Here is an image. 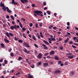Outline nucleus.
Here are the masks:
<instances>
[{
  "mask_svg": "<svg viewBox=\"0 0 78 78\" xmlns=\"http://www.w3.org/2000/svg\"><path fill=\"white\" fill-rule=\"evenodd\" d=\"M37 15L40 16V14H39V13H40V14H41V13H43L42 12V11H37V10H36V11H35V12L34 13V15H35V17H37V15Z\"/></svg>",
  "mask_w": 78,
  "mask_h": 78,
  "instance_id": "1",
  "label": "nucleus"
},
{
  "mask_svg": "<svg viewBox=\"0 0 78 78\" xmlns=\"http://www.w3.org/2000/svg\"><path fill=\"white\" fill-rule=\"evenodd\" d=\"M5 35L6 36L8 37H10V36L11 37H13L14 36V34L11 33H8V32H5Z\"/></svg>",
  "mask_w": 78,
  "mask_h": 78,
  "instance_id": "2",
  "label": "nucleus"
},
{
  "mask_svg": "<svg viewBox=\"0 0 78 78\" xmlns=\"http://www.w3.org/2000/svg\"><path fill=\"white\" fill-rule=\"evenodd\" d=\"M10 28L12 30H14V29L16 30V25H15L14 26H12L10 27Z\"/></svg>",
  "mask_w": 78,
  "mask_h": 78,
  "instance_id": "3",
  "label": "nucleus"
},
{
  "mask_svg": "<svg viewBox=\"0 0 78 78\" xmlns=\"http://www.w3.org/2000/svg\"><path fill=\"white\" fill-rule=\"evenodd\" d=\"M23 45L25 46L26 47H27V48H30V46L27 43L24 42L23 43Z\"/></svg>",
  "mask_w": 78,
  "mask_h": 78,
  "instance_id": "4",
  "label": "nucleus"
},
{
  "mask_svg": "<svg viewBox=\"0 0 78 78\" xmlns=\"http://www.w3.org/2000/svg\"><path fill=\"white\" fill-rule=\"evenodd\" d=\"M23 51H24V52L26 53L27 54H28L30 53V51H27V50L26 48H24V50H23Z\"/></svg>",
  "mask_w": 78,
  "mask_h": 78,
  "instance_id": "5",
  "label": "nucleus"
},
{
  "mask_svg": "<svg viewBox=\"0 0 78 78\" xmlns=\"http://www.w3.org/2000/svg\"><path fill=\"white\" fill-rule=\"evenodd\" d=\"M42 55L41 54H39L37 56V57L38 59H41L42 57Z\"/></svg>",
  "mask_w": 78,
  "mask_h": 78,
  "instance_id": "6",
  "label": "nucleus"
},
{
  "mask_svg": "<svg viewBox=\"0 0 78 78\" xmlns=\"http://www.w3.org/2000/svg\"><path fill=\"white\" fill-rule=\"evenodd\" d=\"M6 9L7 11V12H8L9 13H11V12H12V11H11V10H10L8 8V7H6Z\"/></svg>",
  "mask_w": 78,
  "mask_h": 78,
  "instance_id": "7",
  "label": "nucleus"
},
{
  "mask_svg": "<svg viewBox=\"0 0 78 78\" xmlns=\"http://www.w3.org/2000/svg\"><path fill=\"white\" fill-rule=\"evenodd\" d=\"M55 54V51H51L50 52L49 54L52 55Z\"/></svg>",
  "mask_w": 78,
  "mask_h": 78,
  "instance_id": "8",
  "label": "nucleus"
},
{
  "mask_svg": "<svg viewBox=\"0 0 78 78\" xmlns=\"http://www.w3.org/2000/svg\"><path fill=\"white\" fill-rule=\"evenodd\" d=\"M77 37H73V39L74 41H75L76 39V41H75V42H78V39H77Z\"/></svg>",
  "mask_w": 78,
  "mask_h": 78,
  "instance_id": "9",
  "label": "nucleus"
},
{
  "mask_svg": "<svg viewBox=\"0 0 78 78\" xmlns=\"http://www.w3.org/2000/svg\"><path fill=\"white\" fill-rule=\"evenodd\" d=\"M69 38H67V39L65 40L64 41V42L65 43H67L69 41Z\"/></svg>",
  "mask_w": 78,
  "mask_h": 78,
  "instance_id": "10",
  "label": "nucleus"
},
{
  "mask_svg": "<svg viewBox=\"0 0 78 78\" xmlns=\"http://www.w3.org/2000/svg\"><path fill=\"white\" fill-rule=\"evenodd\" d=\"M48 65V63H43V66H44L45 67Z\"/></svg>",
  "mask_w": 78,
  "mask_h": 78,
  "instance_id": "11",
  "label": "nucleus"
},
{
  "mask_svg": "<svg viewBox=\"0 0 78 78\" xmlns=\"http://www.w3.org/2000/svg\"><path fill=\"white\" fill-rule=\"evenodd\" d=\"M4 41L5 42H7L8 43L9 42V41L8 40V39H6V38L4 39Z\"/></svg>",
  "mask_w": 78,
  "mask_h": 78,
  "instance_id": "12",
  "label": "nucleus"
},
{
  "mask_svg": "<svg viewBox=\"0 0 78 78\" xmlns=\"http://www.w3.org/2000/svg\"><path fill=\"white\" fill-rule=\"evenodd\" d=\"M28 75L29 76H28V78H33V76H31L30 74H28Z\"/></svg>",
  "mask_w": 78,
  "mask_h": 78,
  "instance_id": "13",
  "label": "nucleus"
},
{
  "mask_svg": "<svg viewBox=\"0 0 78 78\" xmlns=\"http://www.w3.org/2000/svg\"><path fill=\"white\" fill-rule=\"evenodd\" d=\"M61 72L60 70H57L55 72V73L56 74V73H60Z\"/></svg>",
  "mask_w": 78,
  "mask_h": 78,
  "instance_id": "14",
  "label": "nucleus"
},
{
  "mask_svg": "<svg viewBox=\"0 0 78 78\" xmlns=\"http://www.w3.org/2000/svg\"><path fill=\"white\" fill-rule=\"evenodd\" d=\"M43 42H44V43H46V44H47V45H49V43L47 41H46L45 40H44L43 41Z\"/></svg>",
  "mask_w": 78,
  "mask_h": 78,
  "instance_id": "15",
  "label": "nucleus"
},
{
  "mask_svg": "<svg viewBox=\"0 0 78 78\" xmlns=\"http://www.w3.org/2000/svg\"><path fill=\"white\" fill-rule=\"evenodd\" d=\"M73 55H70L68 56V58H70V59H73Z\"/></svg>",
  "mask_w": 78,
  "mask_h": 78,
  "instance_id": "16",
  "label": "nucleus"
},
{
  "mask_svg": "<svg viewBox=\"0 0 78 78\" xmlns=\"http://www.w3.org/2000/svg\"><path fill=\"white\" fill-rule=\"evenodd\" d=\"M2 9L4 11H6V7H5V5H4V7H3L2 8Z\"/></svg>",
  "mask_w": 78,
  "mask_h": 78,
  "instance_id": "17",
  "label": "nucleus"
},
{
  "mask_svg": "<svg viewBox=\"0 0 78 78\" xmlns=\"http://www.w3.org/2000/svg\"><path fill=\"white\" fill-rule=\"evenodd\" d=\"M19 25L20 27H21V28H23V25L22 24V23H21V22H20V23H19Z\"/></svg>",
  "mask_w": 78,
  "mask_h": 78,
  "instance_id": "18",
  "label": "nucleus"
},
{
  "mask_svg": "<svg viewBox=\"0 0 78 78\" xmlns=\"http://www.w3.org/2000/svg\"><path fill=\"white\" fill-rule=\"evenodd\" d=\"M40 37H41L43 38V37H44V36L43 35L42 32H40Z\"/></svg>",
  "mask_w": 78,
  "mask_h": 78,
  "instance_id": "19",
  "label": "nucleus"
},
{
  "mask_svg": "<svg viewBox=\"0 0 78 78\" xmlns=\"http://www.w3.org/2000/svg\"><path fill=\"white\" fill-rule=\"evenodd\" d=\"M2 2H1V3H0L1 7H4V4H2Z\"/></svg>",
  "mask_w": 78,
  "mask_h": 78,
  "instance_id": "20",
  "label": "nucleus"
},
{
  "mask_svg": "<svg viewBox=\"0 0 78 78\" xmlns=\"http://www.w3.org/2000/svg\"><path fill=\"white\" fill-rule=\"evenodd\" d=\"M46 13H47V14H48V15H50L51 14V12L49 11H47Z\"/></svg>",
  "mask_w": 78,
  "mask_h": 78,
  "instance_id": "21",
  "label": "nucleus"
},
{
  "mask_svg": "<svg viewBox=\"0 0 78 78\" xmlns=\"http://www.w3.org/2000/svg\"><path fill=\"white\" fill-rule=\"evenodd\" d=\"M22 59H23V58H22V57H21V56H19L18 58V60L20 61V60H21Z\"/></svg>",
  "mask_w": 78,
  "mask_h": 78,
  "instance_id": "22",
  "label": "nucleus"
},
{
  "mask_svg": "<svg viewBox=\"0 0 78 78\" xmlns=\"http://www.w3.org/2000/svg\"><path fill=\"white\" fill-rule=\"evenodd\" d=\"M54 58H55V60H59V58L58 56H55Z\"/></svg>",
  "mask_w": 78,
  "mask_h": 78,
  "instance_id": "23",
  "label": "nucleus"
},
{
  "mask_svg": "<svg viewBox=\"0 0 78 78\" xmlns=\"http://www.w3.org/2000/svg\"><path fill=\"white\" fill-rule=\"evenodd\" d=\"M74 73H75L74 71H72L70 72V74L72 75H74Z\"/></svg>",
  "mask_w": 78,
  "mask_h": 78,
  "instance_id": "24",
  "label": "nucleus"
},
{
  "mask_svg": "<svg viewBox=\"0 0 78 78\" xmlns=\"http://www.w3.org/2000/svg\"><path fill=\"white\" fill-rule=\"evenodd\" d=\"M37 36H38V38L39 39H41V37H40V35H39V34L38 33H37Z\"/></svg>",
  "mask_w": 78,
  "mask_h": 78,
  "instance_id": "25",
  "label": "nucleus"
},
{
  "mask_svg": "<svg viewBox=\"0 0 78 78\" xmlns=\"http://www.w3.org/2000/svg\"><path fill=\"white\" fill-rule=\"evenodd\" d=\"M10 17H11V19H12V20H14L15 19L14 18V17L12 15L10 16Z\"/></svg>",
  "mask_w": 78,
  "mask_h": 78,
  "instance_id": "26",
  "label": "nucleus"
},
{
  "mask_svg": "<svg viewBox=\"0 0 78 78\" xmlns=\"http://www.w3.org/2000/svg\"><path fill=\"white\" fill-rule=\"evenodd\" d=\"M63 46H60V47H59V48L61 50H62L63 49Z\"/></svg>",
  "mask_w": 78,
  "mask_h": 78,
  "instance_id": "27",
  "label": "nucleus"
},
{
  "mask_svg": "<svg viewBox=\"0 0 78 78\" xmlns=\"http://www.w3.org/2000/svg\"><path fill=\"white\" fill-rule=\"evenodd\" d=\"M32 38L34 40V41H36V38H35V37L34 36V35H33V36L32 37Z\"/></svg>",
  "mask_w": 78,
  "mask_h": 78,
  "instance_id": "28",
  "label": "nucleus"
},
{
  "mask_svg": "<svg viewBox=\"0 0 78 78\" xmlns=\"http://www.w3.org/2000/svg\"><path fill=\"white\" fill-rule=\"evenodd\" d=\"M1 45L2 48H4V47H5L4 44H3V43H2L1 44Z\"/></svg>",
  "mask_w": 78,
  "mask_h": 78,
  "instance_id": "29",
  "label": "nucleus"
},
{
  "mask_svg": "<svg viewBox=\"0 0 78 78\" xmlns=\"http://www.w3.org/2000/svg\"><path fill=\"white\" fill-rule=\"evenodd\" d=\"M4 62L5 64H6L8 63V61L6 60H5Z\"/></svg>",
  "mask_w": 78,
  "mask_h": 78,
  "instance_id": "30",
  "label": "nucleus"
},
{
  "mask_svg": "<svg viewBox=\"0 0 78 78\" xmlns=\"http://www.w3.org/2000/svg\"><path fill=\"white\" fill-rule=\"evenodd\" d=\"M10 56H12V57H13V56H14V54L13 53H12V52L11 53H10Z\"/></svg>",
  "mask_w": 78,
  "mask_h": 78,
  "instance_id": "31",
  "label": "nucleus"
},
{
  "mask_svg": "<svg viewBox=\"0 0 78 78\" xmlns=\"http://www.w3.org/2000/svg\"><path fill=\"white\" fill-rule=\"evenodd\" d=\"M69 62L66 61L65 62V65H68Z\"/></svg>",
  "mask_w": 78,
  "mask_h": 78,
  "instance_id": "32",
  "label": "nucleus"
},
{
  "mask_svg": "<svg viewBox=\"0 0 78 78\" xmlns=\"http://www.w3.org/2000/svg\"><path fill=\"white\" fill-rule=\"evenodd\" d=\"M34 46H35V47H36V48H38V45H37V44H35Z\"/></svg>",
  "mask_w": 78,
  "mask_h": 78,
  "instance_id": "33",
  "label": "nucleus"
},
{
  "mask_svg": "<svg viewBox=\"0 0 78 78\" xmlns=\"http://www.w3.org/2000/svg\"><path fill=\"white\" fill-rule=\"evenodd\" d=\"M18 41L21 43H22V42H23V41L21 40H19Z\"/></svg>",
  "mask_w": 78,
  "mask_h": 78,
  "instance_id": "34",
  "label": "nucleus"
},
{
  "mask_svg": "<svg viewBox=\"0 0 78 78\" xmlns=\"http://www.w3.org/2000/svg\"><path fill=\"white\" fill-rule=\"evenodd\" d=\"M42 24H43V23H39L40 27L42 26Z\"/></svg>",
  "mask_w": 78,
  "mask_h": 78,
  "instance_id": "35",
  "label": "nucleus"
},
{
  "mask_svg": "<svg viewBox=\"0 0 78 78\" xmlns=\"http://www.w3.org/2000/svg\"><path fill=\"white\" fill-rule=\"evenodd\" d=\"M35 27L36 28H38V25L37 23H36L35 24Z\"/></svg>",
  "mask_w": 78,
  "mask_h": 78,
  "instance_id": "36",
  "label": "nucleus"
},
{
  "mask_svg": "<svg viewBox=\"0 0 78 78\" xmlns=\"http://www.w3.org/2000/svg\"><path fill=\"white\" fill-rule=\"evenodd\" d=\"M14 38H15V41H18V40L19 39V38H17L16 37H15Z\"/></svg>",
  "mask_w": 78,
  "mask_h": 78,
  "instance_id": "37",
  "label": "nucleus"
},
{
  "mask_svg": "<svg viewBox=\"0 0 78 78\" xmlns=\"http://www.w3.org/2000/svg\"><path fill=\"white\" fill-rule=\"evenodd\" d=\"M72 47L74 48H76V46L75 45H72Z\"/></svg>",
  "mask_w": 78,
  "mask_h": 78,
  "instance_id": "38",
  "label": "nucleus"
},
{
  "mask_svg": "<svg viewBox=\"0 0 78 78\" xmlns=\"http://www.w3.org/2000/svg\"><path fill=\"white\" fill-rule=\"evenodd\" d=\"M25 33H23V36L25 38H26L27 37H26V36H25Z\"/></svg>",
  "mask_w": 78,
  "mask_h": 78,
  "instance_id": "39",
  "label": "nucleus"
},
{
  "mask_svg": "<svg viewBox=\"0 0 78 78\" xmlns=\"http://www.w3.org/2000/svg\"><path fill=\"white\" fill-rule=\"evenodd\" d=\"M51 40L53 41H56L55 39L54 38H52Z\"/></svg>",
  "mask_w": 78,
  "mask_h": 78,
  "instance_id": "40",
  "label": "nucleus"
},
{
  "mask_svg": "<svg viewBox=\"0 0 78 78\" xmlns=\"http://www.w3.org/2000/svg\"><path fill=\"white\" fill-rule=\"evenodd\" d=\"M57 27H53V29H54V30H56V29H57Z\"/></svg>",
  "mask_w": 78,
  "mask_h": 78,
  "instance_id": "41",
  "label": "nucleus"
},
{
  "mask_svg": "<svg viewBox=\"0 0 78 78\" xmlns=\"http://www.w3.org/2000/svg\"><path fill=\"white\" fill-rule=\"evenodd\" d=\"M47 58L48 59H51L52 57H51L50 56H47Z\"/></svg>",
  "mask_w": 78,
  "mask_h": 78,
  "instance_id": "42",
  "label": "nucleus"
},
{
  "mask_svg": "<svg viewBox=\"0 0 78 78\" xmlns=\"http://www.w3.org/2000/svg\"><path fill=\"white\" fill-rule=\"evenodd\" d=\"M30 27H32L33 26V23H30Z\"/></svg>",
  "mask_w": 78,
  "mask_h": 78,
  "instance_id": "43",
  "label": "nucleus"
},
{
  "mask_svg": "<svg viewBox=\"0 0 78 78\" xmlns=\"http://www.w3.org/2000/svg\"><path fill=\"white\" fill-rule=\"evenodd\" d=\"M44 49L47 50V49H48V48L45 45V47H44Z\"/></svg>",
  "mask_w": 78,
  "mask_h": 78,
  "instance_id": "44",
  "label": "nucleus"
},
{
  "mask_svg": "<svg viewBox=\"0 0 78 78\" xmlns=\"http://www.w3.org/2000/svg\"><path fill=\"white\" fill-rule=\"evenodd\" d=\"M3 74H4V75H5V74H6V71H5V70H4V71H3Z\"/></svg>",
  "mask_w": 78,
  "mask_h": 78,
  "instance_id": "45",
  "label": "nucleus"
},
{
  "mask_svg": "<svg viewBox=\"0 0 78 78\" xmlns=\"http://www.w3.org/2000/svg\"><path fill=\"white\" fill-rule=\"evenodd\" d=\"M21 2L22 3H25L24 1L23 0H21Z\"/></svg>",
  "mask_w": 78,
  "mask_h": 78,
  "instance_id": "46",
  "label": "nucleus"
},
{
  "mask_svg": "<svg viewBox=\"0 0 78 78\" xmlns=\"http://www.w3.org/2000/svg\"><path fill=\"white\" fill-rule=\"evenodd\" d=\"M6 19H9V15H7L6 16Z\"/></svg>",
  "mask_w": 78,
  "mask_h": 78,
  "instance_id": "47",
  "label": "nucleus"
},
{
  "mask_svg": "<svg viewBox=\"0 0 78 78\" xmlns=\"http://www.w3.org/2000/svg\"><path fill=\"white\" fill-rule=\"evenodd\" d=\"M3 58H1V59H0V62H3Z\"/></svg>",
  "mask_w": 78,
  "mask_h": 78,
  "instance_id": "48",
  "label": "nucleus"
},
{
  "mask_svg": "<svg viewBox=\"0 0 78 78\" xmlns=\"http://www.w3.org/2000/svg\"><path fill=\"white\" fill-rule=\"evenodd\" d=\"M15 3V0H12V3H14V5H15L14 4Z\"/></svg>",
  "mask_w": 78,
  "mask_h": 78,
  "instance_id": "49",
  "label": "nucleus"
},
{
  "mask_svg": "<svg viewBox=\"0 0 78 78\" xmlns=\"http://www.w3.org/2000/svg\"><path fill=\"white\" fill-rule=\"evenodd\" d=\"M38 52L36 50H34V53L35 54H37Z\"/></svg>",
  "mask_w": 78,
  "mask_h": 78,
  "instance_id": "50",
  "label": "nucleus"
},
{
  "mask_svg": "<svg viewBox=\"0 0 78 78\" xmlns=\"http://www.w3.org/2000/svg\"><path fill=\"white\" fill-rule=\"evenodd\" d=\"M22 29L23 30V31H25V30H26V29H25V27H23V28Z\"/></svg>",
  "mask_w": 78,
  "mask_h": 78,
  "instance_id": "51",
  "label": "nucleus"
},
{
  "mask_svg": "<svg viewBox=\"0 0 78 78\" xmlns=\"http://www.w3.org/2000/svg\"><path fill=\"white\" fill-rule=\"evenodd\" d=\"M43 5H44V6H46L47 5V3H46V2H43Z\"/></svg>",
  "mask_w": 78,
  "mask_h": 78,
  "instance_id": "52",
  "label": "nucleus"
},
{
  "mask_svg": "<svg viewBox=\"0 0 78 78\" xmlns=\"http://www.w3.org/2000/svg\"><path fill=\"white\" fill-rule=\"evenodd\" d=\"M32 7H35V5L34 4H32Z\"/></svg>",
  "mask_w": 78,
  "mask_h": 78,
  "instance_id": "53",
  "label": "nucleus"
},
{
  "mask_svg": "<svg viewBox=\"0 0 78 78\" xmlns=\"http://www.w3.org/2000/svg\"><path fill=\"white\" fill-rule=\"evenodd\" d=\"M48 53H46L45 54H44V56H46V55H48Z\"/></svg>",
  "mask_w": 78,
  "mask_h": 78,
  "instance_id": "54",
  "label": "nucleus"
},
{
  "mask_svg": "<svg viewBox=\"0 0 78 78\" xmlns=\"http://www.w3.org/2000/svg\"><path fill=\"white\" fill-rule=\"evenodd\" d=\"M69 43L70 44H72L73 43V41H70L69 42Z\"/></svg>",
  "mask_w": 78,
  "mask_h": 78,
  "instance_id": "55",
  "label": "nucleus"
},
{
  "mask_svg": "<svg viewBox=\"0 0 78 78\" xmlns=\"http://www.w3.org/2000/svg\"><path fill=\"white\" fill-rule=\"evenodd\" d=\"M20 74V72H18V73H16V76H18V75H19Z\"/></svg>",
  "mask_w": 78,
  "mask_h": 78,
  "instance_id": "56",
  "label": "nucleus"
},
{
  "mask_svg": "<svg viewBox=\"0 0 78 78\" xmlns=\"http://www.w3.org/2000/svg\"><path fill=\"white\" fill-rule=\"evenodd\" d=\"M15 23V22H14V21H12V24L13 25H14Z\"/></svg>",
  "mask_w": 78,
  "mask_h": 78,
  "instance_id": "57",
  "label": "nucleus"
},
{
  "mask_svg": "<svg viewBox=\"0 0 78 78\" xmlns=\"http://www.w3.org/2000/svg\"><path fill=\"white\" fill-rule=\"evenodd\" d=\"M31 68H34V65H32V66H31Z\"/></svg>",
  "mask_w": 78,
  "mask_h": 78,
  "instance_id": "58",
  "label": "nucleus"
},
{
  "mask_svg": "<svg viewBox=\"0 0 78 78\" xmlns=\"http://www.w3.org/2000/svg\"><path fill=\"white\" fill-rule=\"evenodd\" d=\"M41 62H38V65H41Z\"/></svg>",
  "mask_w": 78,
  "mask_h": 78,
  "instance_id": "59",
  "label": "nucleus"
},
{
  "mask_svg": "<svg viewBox=\"0 0 78 78\" xmlns=\"http://www.w3.org/2000/svg\"><path fill=\"white\" fill-rule=\"evenodd\" d=\"M24 2H25V3H28V1L27 0H24Z\"/></svg>",
  "mask_w": 78,
  "mask_h": 78,
  "instance_id": "60",
  "label": "nucleus"
},
{
  "mask_svg": "<svg viewBox=\"0 0 78 78\" xmlns=\"http://www.w3.org/2000/svg\"><path fill=\"white\" fill-rule=\"evenodd\" d=\"M67 26H69L70 25V23H69V22H67Z\"/></svg>",
  "mask_w": 78,
  "mask_h": 78,
  "instance_id": "61",
  "label": "nucleus"
},
{
  "mask_svg": "<svg viewBox=\"0 0 78 78\" xmlns=\"http://www.w3.org/2000/svg\"><path fill=\"white\" fill-rule=\"evenodd\" d=\"M69 28H70V27H69V26L67 27V29H69Z\"/></svg>",
  "mask_w": 78,
  "mask_h": 78,
  "instance_id": "62",
  "label": "nucleus"
},
{
  "mask_svg": "<svg viewBox=\"0 0 78 78\" xmlns=\"http://www.w3.org/2000/svg\"><path fill=\"white\" fill-rule=\"evenodd\" d=\"M61 62H62L61 61H60V62H58V64H59V65L60 64H61Z\"/></svg>",
  "mask_w": 78,
  "mask_h": 78,
  "instance_id": "63",
  "label": "nucleus"
},
{
  "mask_svg": "<svg viewBox=\"0 0 78 78\" xmlns=\"http://www.w3.org/2000/svg\"><path fill=\"white\" fill-rule=\"evenodd\" d=\"M20 27L19 26V25H17V26H16V28H19Z\"/></svg>",
  "mask_w": 78,
  "mask_h": 78,
  "instance_id": "64",
  "label": "nucleus"
}]
</instances>
